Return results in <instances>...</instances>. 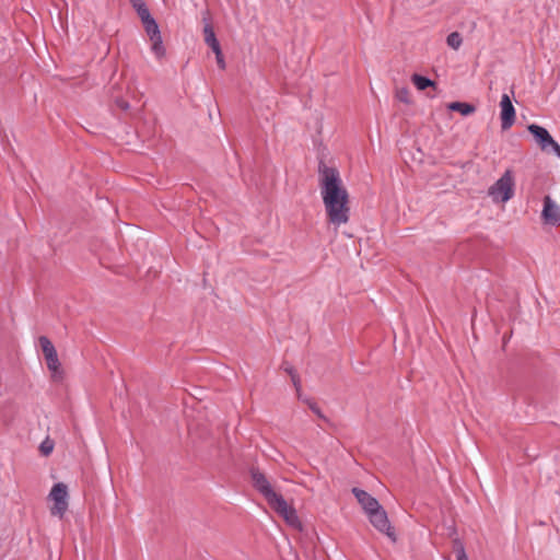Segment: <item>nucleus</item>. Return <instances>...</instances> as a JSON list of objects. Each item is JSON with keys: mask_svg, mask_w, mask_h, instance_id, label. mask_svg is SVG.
I'll return each instance as SVG.
<instances>
[{"mask_svg": "<svg viewBox=\"0 0 560 560\" xmlns=\"http://www.w3.org/2000/svg\"><path fill=\"white\" fill-rule=\"evenodd\" d=\"M284 371L292 377L293 375L298 374V372L295 371V369L291 365H287L284 364L283 366Z\"/></svg>", "mask_w": 560, "mask_h": 560, "instance_id": "nucleus-27", "label": "nucleus"}, {"mask_svg": "<svg viewBox=\"0 0 560 560\" xmlns=\"http://www.w3.org/2000/svg\"><path fill=\"white\" fill-rule=\"evenodd\" d=\"M49 497L54 501V505L50 509L52 515L62 517L68 509V490L67 486L62 482L56 483Z\"/></svg>", "mask_w": 560, "mask_h": 560, "instance_id": "nucleus-4", "label": "nucleus"}, {"mask_svg": "<svg viewBox=\"0 0 560 560\" xmlns=\"http://www.w3.org/2000/svg\"><path fill=\"white\" fill-rule=\"evenodd\" d=\"M129 2L136 11L145 4L143 0H129Z\"/></svg>", "mask_w": 560, "mask_h": 560, "instance_id": "nucleus-25", "label": "nucleus"}, {"mask_svg": "<svg viewBox=\"0 0 560 560\" xmlns=\"http://www.w3.org/2000/svg\"><path fill=\"white\" fill-rule=\"evenodd\" d=\"M266 501L272 510L283 517L288 525L301 529V522L295 509L289 505L281 494L273 492L266 498Z\"/></svg>", "mask_w": 560, "mask_h": 560, "instance_id": "nucleus-3", "label": "nucleus"}, {"mask_svg": "<svg viewBox=\"0 0 560 560\" xmlns=\"http://www.w3.org/2000/svg\"><path fill=\"white\" fill-rule=\"evenodd\" d=\"M527 129L534 136L536 142L542 151H547L555 141L548 130L541 126L532 124L527 127Z\"/></svg>", "mask_w": 560, "mask_h": 560, "instance_id": "nucleus-10", "label": "nucleus"}, {"mask_svg": "<svg viewBox=\"0 0 560 560\" xmlns=\"http://www.w3.org/2000/svg\"><path fill=\"white\" fill-rule=\"evenodd\" d=\"M252 480L255 489L259 491L264 498H268L270 494L276 492L266 476L258 469L253 468L250 470Z\"/></svg>", "mask_w": 560, "mask_h": 560, "instance_id": "nucleus-11", "label": "nucleus"}, {"mask_svg": "<svg viewBox=\"0 0 560 560\" xmlns=\"http://www.w3.org/2000/svg\"><path fill=\"white\" fill-rule=\"evenodd\" d=\"M447 108L452 112H458L463 116H468L476 112V107L474 105L464 102H452L447 105Z\"/></svg>", "mask_w": 560, "mask_h": 560, "instance_id": "nucleus-13", "label": "nucleus"}, {"mask_svg": "<svg viewBox=\"0 0 560 560\" xmlns=\"http://www.w3.org/2000/svg\"><path fill=\"white\" fill-rule=\"evenodd\" d=\"M116 104L122 110H127L129 108V103L125 100L118 98L116 100Z\"/></svg>", "mask_w": 560, "mask_h": 560, "instance_id": "nucleus-26", "label": "nucleus"}, {"mask_svg": "<svg viewBox=\"0 0 560 560\" xmlns=\"http://www.w3.org/2000/svg\"><path fill=\"white\" fill-rule=\"evenodd\" d=\"M446 43L453 49H458L463 43L462 35L458 32H453L447 36Z\"/></svg>", "mask_w": 560, "mask_h": 560, "instance_id": "nucleus-17", "label": "nucleus"}, {"mask_svg": "<svg viewBox=\"0 0 560 560\" xmlns=\"http://www.w3.org/2000/svg\"><path fill=\"white\" fill-rule=\"evenodd\" d=\"M550 148L552 149L555 154L560 158V145L558 144V142L553 141Z\"/></svg>", "mask_w": 560, "mask_h": 560, "instance_id": "nucleus-28", "label": "nucleus"}, {"mask_svg": "<svg viewBox=\"0 0 560 560\" xmlns=\"http://www.w3.org/2000/svg\"><path fill=\"white\" fill-rule=\"evenodd\" d=\"M44 357H45V360H46V363H47V368L50 371H52L54 373L59 372V370H60V362H59L57 352L51 353V354H47V355H44Z\"/></svg>", "mask_w": 560, "mask_h": 560, "instance_id": "nucleus-15", "label": "nucleus"}, {"mask_svg": "<svg viewBox=\"0 0 560 560\" xmlns=\"http://www.w3.org/2000/svg\"><path fill=\"white\" fill-rule=\"evenodd\" d=\"M291 381L293 383V386H294L296 393L300 394V392H301V380H300L299 374L293 375L291 377Z\"/></svg>", "mask_w": 560, "mask_h": 560, "instance_id": "nucleus-22", "label": "nucleus"}, {"mask_svg": "<svg viewBox=\"0 0 560 560\" xmlns=\"http://www.w3.org/2000/svg\"><path fill=\"white\" fill-rule=\"evenodd\" d=\"M308 405L314 413H316L322 419H326L325 416L322 413L319 407L316 404L310 402Z\"/></svg>", "mask_w": 560, "mask_h": 560, "instance_id": "nucleus-23", "label": "nucleus"}, {"mask_svg": "<svg viewBox=\"0 0 560 560\" xmlns=\"http://www.w3.org/2000/svg\"><path fill=\"white\" fill-rule=\"evenodd\" d=\"M352 493L354 494L358 502L361 504L362 509L366 514H370L371 512L375 511L381 506V504L374 497H372L370 493L362 489L353 488Z\"/></svg>", "mask_w": 560, "mask_h": 560, "instance_id": "nucleus-12", "label": "nucleus"}, {"mask_svg": "<svg viewBox=\"0 0 560 560\" xmlns=\"http://www.w3.org/2000/svg\"><path fill=\"white\" fill-rule=\"evenodd\" d=\"M39 346L44 355L57 352L51 341L46 336H40L38 339Z\"/></svg>", "mask_w": 560, "mask_h": 560, "instance_id": "nucleus-16", "label": "nucleus"}, {"mask_svg": "<svg viewBox=\"0 0 560 560\" xmlns=\"http://www.w3.org/2000/svg\"><path fill=\"white\" fill-rule=\"evenodd\" d=\"M55 447V442L50 438H46L39 445V452L43 456H49Z\"/></svg>", "mask_w": 560, "mask_h": 560, "instance_id": "nucleus-18", "label": "nucleus"}, {"mask_svg": "<svg viewBox=\"0 0 560 560\" xmlns=\"http://www.w3.org/2000/svg\"><path fill=\"white\" fill-rule=\"evenodd\" d=\"M457 560H468L464 547L460 545L457 549Z\"/></svg>", "mask_w": 560, "mask_h": 560, "instance_id": "nucleus-24", "label": "nucleus"}, {"mask_svg": "<svg viewBox=\"0 0 560 560\" xmlns=\"http://www.w3.org/2000/svg\"><path fill=\"white\" fill-rule=\"evenodd\" d=\"M396 97L405 104H409L411 102L410 91L408 88L397 89Z\"/></svg>", "mask_w": 560, "mask_h": 560, "instance_id": "nucleus-19", "label": "nucleus"}, {"mask_svg": "<svg viewBox=\"0 0 560 560\" xmlns=\"http://www.w3.org/2000/svg\"><path fill=\"white\" fill-rule=\"evenodd\" d=\"M215 54V58H217V62H218V66L220 67V69H225V62H224V59H223V54H222V50H221V47H219V52H214Z\"/></svg>", "mask_w": 560, "mask_h": 560, "instance_id": "nucleus-21", "label": "nucleus"}, {"mask_svg": "<svg viewBox=\"0 0 560 560\" xmlns=\"http://www.w3.org/2000/svg\"><path fill=\"white\" fill-rule=\"evenodd\" d=\"M515 178L512 170L504 174L488 189V195L494 202H506L514 195Z\"/></svg>", "mask_w": 560, "mask_h": 560, "instance_id": "nucleus-2", "label": "nucleus"}, {"mask_svg": "<svg viewBox=\"0 0 560 560\" xmlns=\"http://www.w3.org/2000/svg\"><path fill=\"white\" fill-rule=\"evenodd\" d=\"M143 28L151 40V50L156 58H162L165 55L161 32L154 19L148 20L142 23Z\"/></svg>", "mask_w": 560, "mask_h": 560, "instance_id": "nucleus-5", "label": "nucleus"}, {"mask_svg": "<svg viewBox=\"0 0 560 560\" xmlns=\"http://www.w3.org/2000/svg\"><path fill=\"white\" fill-rule=\"evenodd\" d=\"M411 82L419 91H424L428 88L436 89V83L434 81L418 73L412 74Z\"/></svg>", "mask_w": 560, "mask_h": 560, "instance_id": "nucleus-14", "label": "nucleus"}, {"mask_svg": "<svg viewBox=\"0 0 560 560\" xmlns=\"http://www.w3.org/2000/svg\"><path fill=\"white\" fill-rule=\"evenodd\" d=\"M541 218L548 224L556 225L560 223V207L548 195L544 197Z\"/></svg>", "mask_w": 560, "mask_h": 560, "instance_id": "nucleus-9", "label": "nucleus"}, {"mask_svg": "<svg viewBox=\"0 0 560 560\" xmlns=\"http://www.w3.org/2000/svg\"><path fill=\"white\" fill-rule=\"evenodd\" d=\"M136 12H137L138 16L140 18L141 23H143V22H145L148 20L153 19L151 13H150V11H149V9H148V7H147V4L141 7V9L137 10Z\"/></svg>", "mask_w": 560, "mask_h": 560, "instance_id": "nucleus-20", "label": "nucleus"}, {"mask_svg": "<svg viewBox=\"0 0 560 560\" xmlns=\"http://www.w3.org/2000/svg\"><path fill=\"white\" fill-rule=\"evenodd\" d=\"M371 524L381 533L385 534L392 541H396L394 528L387 517L386 511L380 506L375 511L368 514Z\"/></svg>", "mask_w": 560, "mask_h": 560, "instance_id": "nucleus-6", "label": "nucleus"}, {"mask_svg": "<svg viewBox=\"0 0 560 560\" xmlns=\"http://www.w3.org/2000/svg\"><path fill=\"white\" fill-rule=\"evenodd\" d=\"M501 106V128L510 129L515 122V109L508 94H503L500 102Z\"/></svg>", "mask_w": 560, "mask_h": 560, "instance_id": "nucleus-8", "label": "nucleus"}, {"mask_svg": "<svg viewBox=\"0 0 560 560\" xmlns=\"http://www.w3.org/2000/svg\"><path fill=\"white\" fill-rule=\"evenodd\" d=\"M318 174L320 195L328 222L335 226L348 223L350 219L349 194L342 184L339 171L320 162Z\"/></svg>", "mask_w": 560, "mask_h": 560, "instance_id": "nucleus-1", "label": "nucleus"}, {"mask_svg": "<svg viewBox=\"0 0 560 560\" xmlns=\"http://www.w3.org/2000/svg\"><path fill=\"white\" fill-rule=\"evenodd\" d=\"M202 23H203L202 33H203L205 43L212 49L213 52H219V47H221V46L215 36L209 10H206L205 12H202Z\"/></svg>", "mask_w": 560, "mask_h": 560, "instance_id": "nucleus-7", "label": "nucleus"}]
</instances>
